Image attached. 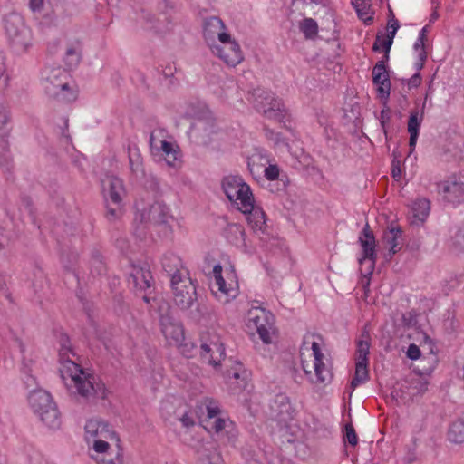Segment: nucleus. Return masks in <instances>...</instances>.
Returning a JSON list of instances; mask_svg holds the SVG:
<instances>
[{
    "instance_id": "obj_40",
    "label": "nucleus",
    "mask_w": 464,
    "mask_h": 464,
    "mask_svg": "<svg viewBox=\"0 0 464 464\" xmlns=\"http://www.w3.org/2000/svg\"><path fill=\"white\" fill-rule=\"evenodd\" d=\"M420 345H422L423 348H427L429 350V353L432 355L433 362H436V344L433 340L428 334H422Z\"/></svg>"
},
{
    "instance_id": "obj_57",
    "label": "nucleus",
    "mask_w": 464,
    "mask_h": 464,
    "mask_svg": "<svg viewBox=\"0 0 464 464\" xmlns=\"http://www.w3.org/2000/svg\"><path fill=\"white\" fill-rule=\"evenodd\" d=\"M6 298L10 299V294L5 295Z\"/></svg>"
},
{
    "instance_id": "obj_56",
    "label": "nucleus",
    "mask_w": 464,
    "mask_h": 464,
    "mask_svg": "<svg viewBox=\"0 0 464 464\" xmlns=\"http://www.w3.org/2000/svg\"><path fill=\"white\" fill-rule=\"evenodd\" d=\"M35 458H36V459H42V456H41V454H40V453H35Z\"/></svg>"
},
{
    "instance_id": "obj_14",
    "label": "nucleus",
    "mask_w": 464,
    "mask_h": 464,
    "mask_svg": "<svg viewBox=\"0 0 464 464\" xmlns=\"http://www.w3.org/2000/svg\"><path fill=\"white\" fill-rule=\"evenodd\" d=\"M5 34L9 42L17 53L25 52L31 45L32 34L24 24L23 17L18 14H11L5 19Z\"/></svg>"
},
{
    "instance_id": "obj_19",
    "label": "nucleus",
    "mask_w": 464,
    "mask_h": 464,
    "mask_svg": "<svg viewBox=\"0 0 464 464\" xmlns=\"http://www.w3.org/2000/svg\"><path fill=\"white\" fill-rule=\"evenodd\" d=\"M202 408L207 412L206 417L202 420L203 426L207 430L218 433L232 425V422L221 412L218 402L213 399H205Z\"/></svg>"
},
{
    "instance_id": "obj_4",
    "label": "nucleus",
    "mask_w": 464,
    "mask_h": 464,
    "mask_svg": "<svg viewBox=\"0 0 464 464\" xmlns=\"http://www.w3.org/2000/svg\"><path fill=\"white\" fill-rule=\"evenodd\" d=\"M302 369L307 380L314 384H324L333 377L330 359L322 349V340L312 334L304 335L300 347Z\"/></svg>"
},
{
    "instance_id": "obj_35",
    "label": "nucleus",
    "mask_w": 464,
    "mask_h": 464,
    "mask_svg": "<svg viewBox=\"0 0 464 464\" xmlns=\"http://www.w3.org/2000/svg\"><path fill=\"white\" fill-rule=\"evenodd\" d=\"M370 336L368 334H362L361 339L357 342V349L355 353V361L362 362H369L370 353Z\"/></svg>"
},
{
    "instance_id": "obj_48",
    "label": "nucleus",
    "mask_w": 464,
    "mask_h": 464,
    "mask_svg": "<svg viewBox=\"0 0 464 464\" xmlns=\"http://www.w3.org/2000/svg\"><path fill=\"white\" fill-rule=\"evenodd\" d=\"M29 6L34 13L41 12L44 7V0H30Z\"/></svg>"
},
{
    "instance_id": "obj_15",
    "label": "nucleus",
    "mask_w": 464,
    "mask_h": 464,
    "mask_svg": "<svg viewBox=\"0 0 464 464\" xmlns=\"http://www.w3.org/2000/svg\"><path fill=\"white\" fill-rule=\"evenodd\" d=\"M249 101L254 108L268 119L281 121L285 117V105L271 92L261 88L255 89Z\"/></svg>"
},
{
    "instance_id": "obj_59",
    "label": "nucleus",
    "mask_w": 464,
    "mask_h": 464,
    "mask_svg": "<svg viewBox=\"0 0 464 464\" xmlns=\"http://www.w3.org/2000/svg\"><path fill=\"white\" fill-rule=\"evenodd\" d=\"M250 464H256V461L253 460V462H251Z\"/></svg>"
},
{
    "instance_id": "obj_10",
    "label": "nucleus",
    "mask_w": 464,
    "mask_h": 464,
    "mask_svg": "<svg viewBox=\"0 0 464 464\" xmlns=\"http://www.w3.org/2000/svg\"><path fill=\"white\" fill-rule=\"evenodd\" d=\"M274 315L259 306H252L246 314V326L250 334L257 333L264 343H271L276 334Z\"/></svg>"
},
{
    "instance_id": "obj_46",
    "label": "nucleus",
    "mask_w": 464,
    "mask_h": 464,
    "mask_svg": "<svg viewBox=\"0 0 464 464\" xmlns=\"http://www.w3.org/2000/svg\"><path fill=\"white\" fill-rule=\"evenodd\" d=\"M417 71H420V70H417ZM421 83V77H420V74L419 72H417L415 74H413L409 82H408V86L410 88H416L418 87L419 85H420Z\"/></svg>"
},
{
    "instance_id": "obj_30",
    "label": "nucleus",
    "mask_w": 464,
    "mask_h": 464,
    "mask_svg": "<svg viewBox=\"0 0 464 464\" xmlns=\"http://www.w3.org/2000/svg\"><path fill=\"white\" fill-rule=\"evenodd\" d=\"M430 210V201L424 198L416 199L411 206L412 223H423Z\"/></svg>"
},
{
    "instance_id": "obj_1",
    "label": "nucleus",
    "mask_w": 464,
    "mask_h": 464,
    "mask_svg": "<svg viewBox=\"0 0 464 464\" xmlns=\"http://www.w3.org/2000/svg\"><path fill=\"white\" fill-rule=\"evenodd\" d=\"M84 440L91 458L97 464H123L120 434L101 418H92L84 426Z\"/></svg>"
},
{
    "instance_id": "obj_44",
    "label": "nucleus",
    "mask_w": 464,
    "mask_h": 464,
    "mask_svg": "<svg viewBox=\"0 0 464 464\" xmlns=\"http://www.w3.org/2000/svg\"><path fill=\"white\" fill-rule=\"evenodd\" d=\"M406 355L412 361L420 359L421 355L420 347L415 343H411L407 349Z\"/></svg>"
},
{
    "instance_id": "obj_38",
    "label": "nucleus",
    "mask_w": 464,
    "mask_h": 464,
    "mask_svg": "<svg viewBox=\"0 0 464 464\" xmlns=\"http://www.w3.org/2000/svg\"><path fill=\"white\" fill-rule=\"evenodd\" d=\"M129 161L130 170L134 174H139L143 172L142 168V158L138 149L130 150H129Z\"/></svg>"
},
{
    "instance_id": "obj_47",
    "label": "nucleus",
    "mask_w": 464,
    "mask_h": 464,
    "mask_svg": "<svg viewBox=\"0 0 464 464\" xmlns=\"http://www.w3.org/2000/svg\"><path fill=\"white\" fill-rule=\"evenodd\" d=\"M180 422H181L182 426L185 428L193 427L195 425L193 417L191 415H189L188 413H185L180 418Z\"/></svg>"
},
{
    "instance_id": "obj_26",
    "label": "nucleus",
    "mask_w": 464,
    "mask_h": 464,
    "mask_svg": "<svg viewBox=\"0 0 464 464\" xmlns=\"http://www.w3.org/2000/svg\"><path fill=\"white\" fill-rule=\"evenodd\" d=\"M248 372L240 362H235L234 366L227 372V382L232 386L233 390L246 389L248 382Z\"/></svg>"
},
{
    "instance_id": "obj_27",
    "label": "nucleus",
    "mask_w": 464,
    "mask_h": 464,
    "mask_svg": "<svg viewBox=\"0 0 464 464\" xmlns=\"http://www.w3.org/2000/svg\"><path fill=\"white\" fill-rule=\"evenodd\" d=\"M270 157L263 150L256 149L248 157V169L253 176H259L269 164Z\"/></svg>"
},
{
    "instance_id": "obj_22",
    "label": "nucleus",
    "mask_w": 464,
    "mask_h": 464,
    "mask_svg": "<svg viewBox=\"0 0 464 464\" xmlns=\"http://www.w3.org/2000/svg\"><path fill=\"white\" fill-rule=\"evenodd\" d=\"M273 408L275 411H276L275 419L278 423L287 425V423L294 419L295 410L286 396L278 395Z\"/></svg>"
},
{
    "instance_id": "obj_32",
    "label": "nucleus",
    "mask_w": 464,
    "mask_h": 464,
    "mask_svg": "<svg viewBox=\"0 0 464 464\" xmlns=\"http://www.w3.org/2000/svg\"><path fill=\"white\" fill-rule=\"evenodd\" d=\"M368 364L369 362H356L354 376L350 383V395H352L359 385L366 383L369 381Z\"/></svg>"
},
{
    "instance_id": "obj_3",
    "label": "nucleus",
    "mask_w": 464,
    "mask_h": 464,
    "mask_svg": "<svg viewBox=\"0 0 464 464\" xmlns=\"http://www.w3.org/2000/svg\"><path fill=\"white\" fill-rule=\"evenodd\" d=\"M203 34L211 53L228 66L235 67L244 60L239 44L219 17L211 16L205 20Z\"/></svg>"
},
{
    "instance_id": "obj_42",
    "label": "nucleus",
    "mask_w": 464,
    "mask_h": 464,
    "mask_svg": "<svg viewBox=\"0 0 464 464\" xmlns=\"http://www.w3.org/2000/svg\"><path fill=\"white\" fill-rule=\"evenodd\" d=\"M399 27H400L399 22L394 17V14L391 11V16L389 17V20H388V23H387V34H386V36H388L389 38L393 40L394 37H395V34H396V33H397V31L399 29Z\"/></svg>"
},
{
    "instance_id": "obj_52",
    "label": "nucleus",
    "mask_w": 464,
    "mask_h": 464,
    "mask_svg": "<svg viewBox=\"0 0 464 464\" xmlns=\"http://www.w3.org/2000/svg\"><path fill=\"white\" fill-rule=\"evenodd\" d=\"M438 17H439V14H438V12L435 10V11H433V13H432V14H431V15H430V21H435V20H437V19H438Z\"/></svg>"
},
{
    "instance_id": "obj_16",
    "label": "nucleus",
    "mask_w": 464,
    "mask_h": 464,
    "mask_svg": "<svg viewBox=\"0 0 464 464\" xmlns=\"http://www.w3.org/2000/svg\"><path fill=\"white\" fill-rule=\"evenodd\" d=\"M160 329L169 345L179 347L180 353L186 357L192 356L195 347L192 343H183L185 333L181 323L169 314H164L160 317Z\"/></svg>"
},
{
    "instance_id": "obj_20",
    "label": "nucleus",
    "mask_w": 464,
    "mask_h": 464,
    "mask_svg": "<svg viewBox=\"0 0 464 464\" xmlns=\"http://www.w3.org/2000/svg\"><path fill=\"white\" fill-rule=\"evenodd\" d=\"M438 193L448 202L459 203L464 196V181L456 176L449 177L437 185Z\"/></svg>"
},
{
    "instance_id": "obj_7",
    "label": "nucleus",
    "mask_w": 464,
    "mask_h": 464,
    "mask_svg": "<svg viewBox=\"0 0 464 464\" xmlns=\"http://www.w3.org/2000/svg\"><path fill=\"white\" fill-rule=\"evenodd\" d=\"M151 154L163 160L166 164L175 169L182 167V153L179 145L174 141L167 140L163 130H154L150 139Z\"/></svg>"
},
{
    "instance_id": "obj_39",
    "label": "nucleus",
    "mask_w": 464,
    "mask_h": 464,
    "mask_svg": "<svg viewBox=\"0 0 464 464\" xmlns=\"http://www.w3.org/2000/svg\"><path fill=\"white\" fill-rule=\"evenodd\" d=\"M426 44L421 41H416L414 44V49L418 53V62L415 63L416 69L420 70L427 59V53L425 50Z\"/></svg>"
},
{
    "instance_id": "obj_54",
    "label": "nucleus",
    "mask_w": 464,
    "mask_h": 464,
    "mask_svg": "<svg viewBox=\"0 0 464 464\" xmlns=\"http://www.w3.org/2000/svg\"><path fill=\"white\" fill-rule=\"evenodd\" d=\"M235 228L238 233H240V235H244V230L241 227L235 226Z\"/></svg>"
},
{
    "instance_id": "obj_9",
    "label": "nucleus",
    "mask_w": 464,
    "mask_h": 464,
    "mask_svg": "<svg viewBox=\"0 0 464 464\" xmlns=\"http://www.w3.org/2000/svg\"><path fill=\"white\" fill-rule=\"evenodd\" d=\"M222 189L228 200L239 210L251 209L254 195L248 184L240 176L229 175L222 179Z\"/></svg>"
},
{
    "instance_id": "obj_28",
    "label": "nucleus",
    "mask_w": 464,
    "mask_h": 464,
    "mask_svg": "<svg viewBox=\"0 0 464 464\" xmlns=\"http://www.w3.org/2000/svg\"><path fill=\"white\" fill-rule=\"evenodd\" d=\"M402 230L395 225H391L383 233V243L389 247L391 256L396 254L401 249Z\"/></svg>"
},
{
    "instance_id": "obj_55",
    "label": "nucleus",
    "mask_w": 464,
    "mask_h": 464,
    "mask_svg": "<svg viewBox=\"0 0 464 464\" xmlns=\"http://www.w3.org/2000/svg\"><path fill=\"white\" fill-rule=\"evenodd\" d=\"M30 461H31V464H42L40 462L38 463L37 461H34L33 458H31Z\"/></svg>"
},
{
    "instance_id": "obj_29",
    "label": "nucleus",
    "mask_w": 464,
    "mask_h": 464,
    "mask_svg": "<svg viewBox=\"0 0 464 464\" xmlns=\"http://www.w3.org/2000/svg\"><path fill=\"white\" fill-rule=\"evenodd\" d=\"M161 264L163 269L170 276V279L173 278L174 276L179 275L181 270H188V268L184 266L180 257L173 253L165 254L162 257Z\"/></svg>"
},
{
    "instance_id": "obj_8",
    "label": "nucleus",
    "mask_w": 464,
    "mask_h": 464,
    "mask_svg": "<svg viewBox=\"0 0 464 464\" xmlns=\"http://www.w3.org/2000/svg\"><path fill=\"white\" fill-rule=\"evenodd\" d=\"M102 192L107 207V218L116 220L123 214V199L127 195L124 182L115 176H107L102 180Z\"/></svg>"
},
{
    "instance_id": "obj_11",
    "label": "nucleus",
    "mask_w": 464,
    "mask_h": 464,
    "mask_svg": "<svg viewBox=\"0 0 464 464\" xmlns=\"http://www.w3.org/2000/svg\"><path fill=\"white\" fill-rule=\"evenodd\" d=\"M28 401L34 413L46 426L53 429L60 426L59 411L49 392L44 390L33 391Z\"/></svg>"
},
{
    "instance_id": "obj_51",
    "label": "nucleus",
    "mask_w": 464,
    "mask_h": 464,
    "mask_svg": "<svg viewBox=\"0 0 464 464\" xmlns=\"http://www.w3.org/2000/svg\"><path fill=\"white\" fill-rule=\"evenodd\" d=\"M392 172L394 179H399L401 178V169L399 166L393 165Z\"/></svg>"
},
{
    "instance_id": "obj_33",
    "label": "nucleus",
    "mask_w": 464,
    "mask_h": 464,
    "mask_svg": "<svg viewBox=\"0 0 464 464\" xmlns=\"http://www.w3.org/2000/svg\"><path fill=\"white\" fill-rule=\"evenodd\" d=\"M352 4L361 20L366 24H371L373 21V13L371 9L370 0H352Z\"/></svg>"
},
{
    "instance_id": "obj_58",
    "label": "nucleus",
    "mask_w": 464,
    "mask_h": 464,
    "mask_svg": "<svg viewBox=\"0 0 464 464\" xmlns=\"http://www.w3.org/2000/svg\"><path fill=\"white\" fill-rule=\"evenodd\" d=\"M278 140H279V139L276 137V138L275 139V141H276V142H277Z\"/></svg>"
},
{
    "instance_id": "obj_24",
    "label": "nucleus",
    "mask_w": 464,
    "mask_h": 464,
    "mask_svg": "<svg viewBox=\"0 0 464 464\" xmlns=\"http://www.w3.org/2000/svg\"><path fill=\"white\" fill-rule=\"evenodd\" d=\"M422 120H423L422 112L420 113V111H413L411 112L409 120H408V123H407V130L410 135L409 155H411L415 150Z\"/></svg>"
},
{
    "instance_id": "obj_6",
    "label": "nucleus",
    "mask_w": 464,
    "mask_h": 464,
    "mask_svg": "<svg viewBox=\"0 0 464 464\" xmlns=\"http://www.w3.org/2000/svg\"><path fill=\"white\" fill-rule=\"evenodd\" d=\"M214 282L212 284V294L222 304H227L239 295V284L236 271L233 268H226L220 265L213 267Z\"/></svg>"
},
{
    "instance_id": "obj_18",
    "label": "nucleus",
    "mask_w": 464,
    "mask_h": 464,
    "mask_svg": "<svg viewBox=\"0 0 464 464\" xmlns=\"http://www.w3.org/2000/svg\"><path fill=\"white\" fill-rule=\"evenodd\" d=\"M359 242L362 250L359 264L362 269L371 275L375 267L377 254L375 237L368 224L363 227L359 237Z\"/></svg>"
},
{
    "instance_id": "obj_37",
    "label": "nucleus",
    "mask_w": 464,
    "mask_h": 464,
    "mask_svg": "<svg viewBox=\"0 0 464 464\" xmlns=\"http://www.w3.org/2000/svg\"><path fill=\"white\" fill-rule=\"evenodd\" d=\"M299 28L306 39H313L318 34V24L313 18H304L300 23Z\"/></svg>"
},
{
    "instance_id": "obj_13",
    "label": "nucleus",
    "mask_w": 464,
    "mask_h": 464,
    "mask_svg": "<svg viewBox=\"0 0 464 464\" xmlns=\"http://www.w3.org/2000/svg\"><path fill=\"white\" fill-rule=\"evenodd\" d=\"M174 220L173 216L169 212V208L166 204L160 201H155L152 204L140 206L136 205V213L134 222L147 227L149 225H163L170 226V222Z\"/></svg>"
},
{
    "instance_id": "obj_34",
    "label": "nucleus",
    "mask_w": 464,
    "mask_h": 464,
    "mask_svg": "<svg viewBox=\"0 0 464 464\" xmlns=\"http://www.w3.org/2000/svg\"><path fill=\"white\" fill-rule=\"evenodd\" d=\"M448 440L455 444L464 443V416L451 423L448 431Z\"/></svg>"
},
{
    "instance_id": "obj_25",
    "label": "nucleus",
    "mask_w": 464,
    "mask_h": 464,
    "mask_svg": "<svg viewBox=\"0 0 464 464\" xmlns=\"http://www.w3.org/2000/svg\"><path fill=\"white\" fill-rule=\"evenodd\" d=\"M152 276L150 271L143 266L132 267L129 278V284L132 285L135 288L145 290L151 286Z\"/></svg>"
},
{
    "instance_id": "obj_50",
    "label": "nucleus",
    "mask_w": 464,
    "mask_h": 464,
    "mask_svg": "<svg viewBox=\"0 0 464 464\" xmlns=\"http://www.w3.org/2000/svg\"><path fill=\"white\" fill-rule=\"evenodd\" d=\"M427 33H428V30H427V26H424L419 33V36H418V41H421L422 43L426 44L427 41H428V37H427Z\"/></svg>"
},
{
    "instance_id": "obj_41",
    "label": "nucleus",
    "mask_w": 464,
    "mask_h": 464,
    "mask_svg": "<svg viewBox=\"0 0 464 464\" xmlns=\"http://www.w3.org/2000/svg\"><path fill=\"white\" fill-rule=\"evenodd\" d=\"M262 173H264L267 180L273 181L278 179L280 169L276 164H272L270 161L269 164H267V166L264 169Z\"/></svg>"
},
{
    "instance_id": "obj_21",
    "label": "nucleus",
    "mask_w": 464,
    "mask_h": 464,
    "mask_svg": "<svg viewBox=\"0 0 464 464\" xmlns=\"http://www.w3.org/2000/svg\"><path fill=\"white\" fill-rule=\"evenodd\" d=\"M251 209L241 212L246 215L247 223L254 233L263 239L264 236H268L269 234L266 214L261 207L255 205V201L251 202Z\"/></svg>"
},
{
    "instance_id": "obj_49",
    "label": "nucleus",
    "mask_w": 464,
    "mask_h": 464,
    "mask_svg": "<svg viewBox=\"0 0 464 464\" xmlns=\"http://www.w3.org/2000/svg\"><path fill=\"white\" fill-rule=\"evenodd\" d=\"M9 119L8 111L3 106H0V128L4 127L9 121Z\"/></svg>"
},
{
    "instance_id": "obj_23",
    "label": "nucleus",
    "mask_w": 464,
    "mask_h": 464,
    "mask_svg": "<svg viewBox=\"0 0 464 464\" xmlns=\"http://www.w3.org/2000/svg\"><path fill=\"white\" fill-rule=\"evenodd\" d=\"M372 82L378 86L377 91L388 96L391 90V82L387 72L384 61H379L372 69Z\"/></svg>"
},
{
    "instance_id": "obj_45",
    "label": "nucleus",
    "mask_w": 464,
    "mask_h": 464,
    "mask_svg": "<svg viewBox=\"0 0 464 464\" xmlns=\"http://www.w3.org/2000/svg\"><path fill=\"white\" fill-rule=\"evenodd\" d=\"M208 464H223V459L219 452L214 450L207 458Z\"/></svg>"
},
{
    "instance_id": "obj_53",
    "label": "nucleus",
    "mask_w": 464,
    "mask_h": 464,
    "mask_svg": "<svg viewBox=\"0 0 464 464\" xmlns=\"http://www.w3.org/2000/svg\"><path fill=\"white\" fill-rule=\"evenodd\" d=\"M62 341H64V343L62 344L61 348L63 346H66V347H70L71 348L69 341L67 340V338H62Z\"/></svg>"
},
{
    "instance_id": "obj_36",
    "label": "nucleus",
    "mask_w": 464,
    "mask_h": 464,
    "mask_svg": "<svg viewBox=\"0 0 464 464\" xmlns=\"http://www.w3.org/2000/svg\"><path fill=\"white\" fill-rule=\"evenodd\" d=\"M393 44V40L389 38L388 36H384L382 34H378L376 36V39L374 41L372 49L375 52H384L385 53V58L388 60L389 58V53L391 51L392 45Z\"/></svg>"
},
{
    "instance_id": "obj_31",
    "label": "nucleus",
    "mask_w": 464,
    "mask_h": 464,
    "mask_svg": "<svg viewBox=\"0 0 464 464\" xmlns=\"http://www.w3.org/2000/svg\"><path fill=\"white\" fill-rule=\"evenodd\" d=\"M81 56L82 46L79 41L69 43L66 45L63 60L68 68L72 69L76 67L81 61Z\"/></svg>"
},
{
    "instance_id": "obj_17",
    "label": "nucleus",
    "mask_w": 464,
    "mask_h": 464,
    "mask_svg": "<svg viewBox=\"0 0 464 464\" xmlns=\"http://www.w3.org/2000/svg\"><path fill=\"white\" fill-rule=\"evenodd\" d=\"M200 358L201 360L213 366L220 365L225 358V348L221 338L215 332H206L200 337Z\"/></svg>"
},
{
    "instance_id": "obj_5",
    "label": "nucleus",
    "mask_w": 464,
    "mask_h": 464,
    "mask_svg": "<svg viewBox=\"0 0 464 464\" xmlns=\"http://www.w3.org/2000/svg\"><path fill=\"white\" fill-rule=\"evenodd\" d=\"M45 92L62 102H72L78 97L79 89L71 74L61 67L45 70L43 76Z\"/></svg>"
},
{
    "instance_id": "obj_43",
    "label": "nucleus",
    "mask_w": 464,
    "mask_h": 464,
    "mask_svg": "<svg viewBox=\"0 0 464 464\" xmlns=\"http://www.w3.org/2000/svg\"><path fill=\"white\" fill-rule=\"evenodd\" d=\"M345 440L352 446L357 445V435L354 428L351 424L345 426Z\"/></svg>"
},
{
    "instance_id": "obj_12",
    "label": "nucleus",
    "mask_w": 464,
    "mask_h": 464,
    "mask_svg": "<svg viewBox=\"0 0 464 464\" xmlns=\"http://www.w3.org/2000/svg\"><path fill=\"white\" fill-rule=\"evenodd\" d=\"M173 301L182 310L188 309L197 300L196 286L188 270H181L170 280Z\"/></svg>"
},
{
    "instance_id": "obj_2",
    "label": "nucleus",
    "mask_w": 464,
    "mask_h": 464,
    "mask_svg": "<svg viewBox=\"0 0 464 464\" xmlns=\"http://www.w3.org/2000/svg\"><path fill=\"white\" fill-rule=\"evenodd\" d=\"M74 356L70 347L60 348V373L67 389L86 400L106 399L108 390L105 384L96 375L76 363L72 359Z\"/></svg>"
}]
</instances>
